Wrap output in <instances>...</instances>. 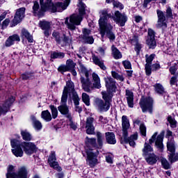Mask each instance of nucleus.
Here are the masks:
<instances>
[{"instance_id":"33","label":"nucleus","mask_w":178,"mask_h":178,"mask_svg":"<svg viewBox=\"0 0 178 178\" xmlns=\"http://www.w3.org/2000/svg\"><path fill=\"white\" fill-rule=\"evenodd\" d=\"M41 118L43 120H45V122H51L52 120V115L48 110L42 111Z\"/></svg>"},{"instance_id":"14","label":"nucleus","mask_w":178,"mask_h":178,"mask_svg":"<svg viewBox=\"0 0 178 178\" xmlns=\"http://www.w3.org/2000/svg\"><path fill=\"white\" fill-rule=\"evenodd\" d=\"M10 144L12 148V152L13 155L15 156H23V149L22 147H20V144L19 143V140L16 139H11L10 140Z\"/></svg>"},{"instance_id":"10","label":"nucleus","mask_w":178,"mask_h":178,"mask_svg":"<svg viewBox=\"0 0 178 178\" xmlns=\"http://www.w3.org/2000/svg\"><path fill=\"white\" fill-rule=\"evenodd\" d=\"M154 104V99L151 97H146L140 99L139 105L143 113L149 111L150 113H152V104Z\"/></svg>"},{"instance_id":"62","label":"nucleus","mask_w":178,"mask_h":178,"mask_svg":"<svg viewBox=\"0 0 178 178\" xmlns=\"http://www.w3.org/2000/svg\"><path fill=\"white\" fill-rule=\"evenodd\" d=\"M129 41L130 44H132L133 45H136V44H138V37L133 36V37L130 38Z\"/></svg>"},{"instance_id":"59","label":"nucleus","mask_w":178,"mask_h":178,"mask_svg":"<svg viewBox=\"0 0 178 178\" xmlns=\"http://www.w3.org/2000/svg\"><path fill=\"white\" fill-rule=\"evenodd\" d=\"M82 38H86V37H90V34H91V30L88 29H83L82 30Z\"/></svg>"},{"instance_id":"23","label":"nucleus","mask_w":178,"mask_h":178,"mask_svg":"<svg viewBox=\"0 0 178 178\" xmlns=\"http://www.w3.org/2000/svg\"><path fill=\"white\" fill-rule=\"evenodd\" d=\"M44 12H47V10H43L42 8L40 9V4L37 1L33 2V13L34 16L42 17V16H44Z\"/></svg>"},{"instance_id":"47","label":"nucleus","mask_w":178,"mask_h":178,"mask_svg":"<svg viewBox=\"0 0 178 178\" xmlns=\"http://www.w3.org/2000/svg\"><path fill=\"white\" fill-rule=\"evenodd\" d=\"M40 3L42 10H49V3H48V0H46L45 3H44V0H40Z\"/></svg>"},{"instance_id":"40","label":"nucleus","mask_w":178,"mask_h":178,"mask_svg":"<svg viewBox=\"0 0 178 178\" xmlns=\"http://www.w3.org/2000/svg\"><path fill=\"white\" fill-rule=\"evenodd\" d=\"M21 135L25 141H31V138H33L31 134L27 130L21 131Z\"/></svg>"},{"instance_id":"18","label":"nucleus","mask_w":178,"mask_h":178,"mask_svg":"<svg viewBox=\"0 0 178 178\" xmlns=\"http://www.w3.org/2000/svg\"><path fill=\"white\" fill-rule=\"evenodd\" d=\"M20 147H23L26 155H31L34 154V151L37 149V146L33 143L22 142L20 143Z\"/></svg>"},{"instance_id":"27","label":"nucleus","mask_w":178,"mask_h":178,"mask_svg":"<svg viewBox=\"0 0 178 178\" xmlns=\"http://www.w3.org/2000/svg\"><path fill=\"white\" fill-rule=\"evenodd\" d=\"M125 92L128 106L129 108H133L134 106V95L130 90H126Z\"/></svg>"},{"instance_id":"56","label":"nucleus","mask_w":178,"mask_h":178,"mask_svg":"<svg viewBox=\"0 0 178 178\" xmlns=\"http://www.w3.org/2000/svg\"><path fill=\"white\" fill-rule=\"evenodd\" d=\"M70 123H69V126L70 127V129H72V130H77V124L74 122H73V119L72 118V116L70 117V118H68Z\"/></svg>"},{"instance_id":"16","label":"nucleus","mask_w":178,"mask_h":178,"mask_svg":"<svg viewBox=\"0 0 178 178\" xmlns=\"http://www.w3.org/2000/svg\"><path fill=\"white\" fill-rule=\"evenodd\" d=\"M81 83L82 84V88L86 92H91L94 90V86H92V83L90 81L88 76H81L80 78Z\"/></svg>"},{"instance_id":"22","label":"nucleus","mask_w":178,"mask_h":178,"mask_svg":"<svg viewBox=\"0 0 178 178\" xmlns=\"http://www.w3.org/2000/svg\"><path fill=\"white\" fill-rule=\"evenodd\" d=\"M58 110L59 111L60 113H61V115L67 117V119H70V117H72V113H70L69 106H67V104H60L58 107Z\"/></svg>"},{"instance_id":"43","label":"nucleus","mask_w":178,"mask_h":178,"mask_svg":"<svg viewBox=\"0 0 178 178\" xmlns=\"http://www.w3.org/2000/svg\"><path fill=\"white\" fill-rule=\"evenodd\" d=\"M67 93L66 89L63 90V95L61 97L60 104L67 105Z\"/></svg>"},{"instance_id":"39","label":"nucleus","mask_w":178,"mask_h":178,"mask_svg":"<svg viewBox=\"0 0 178 178\" xmlns=\"http://www.w3.org/2000/svg\"><path fill=\"white\" fill-rule=\"evenodd\" d=\"M63 58H65V53L63 52L53 51L51 54V59H63Z\"/></svg>"},{"instance_id":"46","label":"nucleus","mask_w":178,"mask_h":178,"mask_svg":"<svg viewBox=\"0 0 178 178\" xmlns=\"http://www.w3.org/2000/svg\"><path fill=\"white\" fill-rule=\"evenodd\" d=\"M18 176L19 178H27V170L24 167L21 168L18 172Z\"/></svg>"},{"instance_id":"29","label":"nucleus","mask_w":178,"mask_h":178,"mask_svg":"<svg viewBox=\"0 0 178 178\" xmlns=\"http://www.w3.org/2000/svg\"><path fill=\"white\" fill-rule=\"evenodd\" d=\"M106 141L108 144L115 145L116 144V137L113 132H106Z\"/></svg>"},{"instance_id":"58","label":"nucleus","mask_w":178,"mask_h":178,"mask_svg":"<svg viewBox=\"0 0 178 178\" xmlns=\"http://www.w3.org/2000/svg\"><path fill=\"white\" fill-rule=\"evenodd\" d=\"M82 39L86 44H94V38L91 35L86 38H82Z\"/></svg>"},{"instance_id":"20","label":"nucleus","mask_w":178,"mask_h":178,"mask_svg":"<svg viewBox=\"0 0 178 178\" xmlns=\"http://www.w3.org/2000/svg\"><path fill=\"white\" fill-rule=\"evenodd\" d=\"M40 29L44 31L45 37L51 35V22L47 21H40L39 23Z\"/></svg>"},{"instance_id":"61","label":"nucleus","mask_w":178,"mask_h":178,"mask_svg":"<svg viewBox=\"0 0 178 178\" xmlns=\"http://www.w3.org/2000/svg\"><path fill=\"white\" fill-rule=\"evenodd\" d=\"M9 23H10V19H6L2 23H1V30H5L8 26Z\"/></svg>"},{"instance_id":"54","label":"nucleus","mask_w":178,"mask_h":178,"mask_svg":"<svg viewBox=\"0 0 178 178\" xmlns=\"http://www.w3.org/2000/svg\"><path fill=\"white\" fill-rule=\"evenodd\" d=\"M111 75L113 77V79H115L116 80H120V81H123L124 79H123V76H120L118 72L115 71L111 72Z\"/></svg>"},{"instance_id":"52","label":"nucleus","mask_w":178,"mask_h":178,"mask_svg":"<svg viewBox=\"0 0 178 178\" xmlns=\"http://www.w3.org/2000/svg\"><path fill=\"white\" fill-rule=\"evenodd\" d=\"M145 160H146V162L149 163V165H154L156 163V161H158L156 159V157L155 156H148L145 159Z\"/></svg>"},{"instance_id":"50","label":"nucleus","mask_w":178,"mask_h":178,"mask_svg":"<svg viewBox=\"0 0 178 178\" xmlns=\"http://www.w3.org/2000/svg\"><path fill=\"white\" fill-rule=\"evenodd\" d=\"M177 81H178V72L171 77L170 80V86H177Z\"/></svg>"},{"instance_id":"4","label":"nucleus","mask_w":178,"mask_h":178,"mask_svg":"<svg viewBox=\"0 0 178 178\" xmlns=\"http://www.w3.org/2000/svg\"><path fill=\"white\" fill-rule=\"evenodd\" d=\"M157 22L156 24V29H162L165 31L168 29V19H173V12L170 7L167 8L165 15L163 11L156 10Z\"/></svg>"},{"instance_id":"11","label":"nucleus","mask_w":178,"mask_h":178,"mask_svg":"<svg viewBox=\"0 0 178 178\" xmlns=\"http://www.w3.org/2000/svg\"><path fill=\"white\" fill-rule=\"evenodd\" d=\"M167 137L168 138L167 143V148L170 152V156L176 155V148L175 146V139H173V133L171 131H167Z\"/></svg>"},{"instance_id":"3","label":"nucleus","mask_w":178,"mask_h":178,"mask_svg":"<svg viewBox=\"0 0 178 178\" xmlns=\"http://www.w3.org/2000/svg\"><path fill=\"white\" fill-rule=\"evenodd\" d=\"M122 134L124 137V141L126 144H129L131 147H136V141L138 138V135L134 134L131 135L129 138H127L129 134V129H130V120L127 118V116L122 115Z\"/></svg>"},{"instance_id":"57","label":"nucleus","mask_w":178,"mask_h":178,"mask_svg":"<svg viewBox=\"0 0 178 178\" xmlns=\"http://www.w3.org/2000/svg\"><path fill=\"white\" fill-rule=\"evenodd\" d=\"M140 131L142 136H143L144 137H145V136H147V127H145V124H144L143 123L140 124Z\"/></svg>"},{"instance_id":"15","label":"nucleus","mask_w":178,"mask_h":178,"mask_svg":"<svg viewBox=\"0 0 178 178\" xmlns=\"http://www.w3.org/2000/svg\"><path fill=\"white\" fill-rule=\"evenodd\" d=\"M113 19L114 22H115L116 24H118L120 27L124 26L127 22V16L126 14H122L119 11H115V16L113 17Z\"/></svg>"},{"instance_id":"38","label":"nucleus","mask_w":178,"mask_h":178,"mask_svg":"<svg viewBox=\"0 0 178 178\" xmlns=\"http://www.w3.org/2000/svg\"><path fill=\"white\" fill-rule=\"evenodd\" d=\"M154 87L157 94H160L161 95H162V94H165V88H163V86H162V84L156 83Z\"/></svg>"},{"instance_id":"13","label":"nucleus","mask_w":178,"mask_h":178,"mask_svg":"<svg viewBox=\"0 0 178 178\" xmlns=\"http://www.w3.org/2000/svg\"><path fill=\"white\" fill-rule=\"evenodd\" d=\"M146 44L148 45L150 49H155V47H156V41L155 40V31L152 29H148Z\"/></svg>"},{"instance_id":"36","label":"nucleus","mask_w":178,"mask_h":178,"mask_svg":"<svg viewBox=\"0 0 178 178\" xmlns=\"http://www.w3.org/2000/svg\"><path fill=\"white\" fill-rule=\"evenodd\" d=\"M96 137L97 140V147L99 148H102V146L104 145V136L101 132H97L96 133Z\"/></svg>"},{"instance_id":"32","label":"nucleus","mask_w":178,"mask_h":178,"mask_svg":"<svg viewBox=\"0 0 178 178\" xmlns=\"http://www.w3.org/2000/svg\"><path fill=\"white\" fill-rule=\"evenodd\" d=\"M31 120H32V124L35 129H36L38 131H40L42 129V124L41 122L38 121L37 118H35V116L31 115Z\"/></svg>"},{"instance_id":"6","label":"nucleus","mask_w":178,"mask_h":178,"mask_svg":"<svg viewBox=\"0 0 178 178\" xmlns=\"http://www.w3.org/2000/svg\"><path fill=\"white\" fill-rule=\"evenodd\" d=\"M85 144H86V154L87 156H97L98 152L96 153L94 152V150L91 148H98V145L97 144V139L95 138H88L87 136L85 139Z\"/></svg>"},{"instance_id":"63","label":"nucleus","mask_w":178,"mask_h":178,"mask_svg":"<svg viewBox=\"0 0 178 178\" xmlns=\"http://www.w3.org/2000/svg\"><path fill=\"white\" fill-rule=\"evenodd\" d=\"M122 65L126 69H131V63H130L129 60L123 61Z\"/></svg>"},{"instance_id":"34","label":"nucleus","mask_w":178,"mask_h":178,"mask_svg":"<svg viewBox=\"0 0 178 178\" xmlns=\"http://www.w3.org/2000/svg\"><path fill=\"white\" fill-rule=\"evenodd\" d=\"M22 38H26L28 42H33L34 41V39H33V35H31V34H30V33L26 29H22Z\"/></svg>"},{"instance_id":"8","label":"nucleus","mask_w":178,"mask_h":178,"mask_svg":"<svg viewBox=\"0 0 178 178\" xmlns=\"http://www.w3.org/2000/svg\"><path fill=\"white\" fill-rule=\"evenodd\" d=\"M158 133L155 132L152 138L149 140V144H154L155 143V145L158 149L162 152L163 149V137L165 136V131H162L161 134L158 136ZM157 136V138H156Z\"/></svg>"},{"instance_id":"28","label":"nucleus","mask_w":178,"mask_h":178,"mask_svg":"<svg viewBox=\"0 0 178 178\" xmlns=\"http://www.w3.org/2000/svg\"><path fill=\"white\" fill-rule=\"evenodd\" d=\"M15 41H20V37L18 35H13L8 38L5 42V45L7 47H12L15 44Z\"/></svg>"},{"instance_id":"19","label":"nucleus","mask_w":178,"mask_h":178,"mask_svg":"<svg viewBox=\"0 0 178 178\" xmlns=\"http://www.w3.org/2000/svg\"><path fill=\"white\" fill-rule=\"evenodd\" d=\"M94 123H95V119H94V118L89 117L86 119V129L87 134H94L95 131Z\"/></svg>"},{"instance_id":"2","label":"nucleus","mask_w":178,"mask_h":178,"mask_svg":"<svg viewBox=\"0 0 178 178\" xmlns=\"http://www.w3.org/2000/svg\"><path fill=\"white\" fill-rule=\"evenodd\" d=\"M86 4L83 1H79L78 3L79 15L72 14L70 17H66L65 19V24L71 31L76 30V26H80L83 21V16L86 15Z\"/></svg>"},{"instance_id":"7","label":"nucleus","mask_w":178,"mask_h":178,"mask_svg":"<svg viewBox=\"0 0 178 178\" xmlns=\"http://www.w3.org/2000/svg\"><path fill=\"white\" fill-rule=\"evenodd\" d=\"M47 2L49 6V10H51L53 13L66 10L67 6L70 4V0H65L64 2H57L55 4L52 3V0H47Z\"/></svg>"},{"instance_id":"37","label":"nucleus","mask_w":178,"mask_h":178,"mask_svg":"<svg viewBox=\"0 0 178 178\" xmlns=\"http://www.w3.org/2000/svg\"><path fill=\"white\" fill-rule=\"evenodd\" d=\"M86 161L88 165L90 166V168H94V166L97 165V162H98V160H97V157L95 156H88L86 159Z\"/></svg>"},{"instance_id":"55","label":"nucleus","mask_w":178,"mask_h":178,"mask_svg":"<svg viewBox=\"0 0 178 178\" xmlns=\"http://www.w3.org/2000/svg\"><path fill=\"white\" fill-rule=\"evenodd\" d=\"M146 58V65H151L152 63V61L154 60V58H155V54H151L150 56H148L147 54L145 56Z\"/></svg>"},{"instance_id":"48","label":"nucleus","mask_w":178,"mask_h":178,"mask_svg":"<svg viewBox=\"0 0 178 178\" xmlns=\"http://www.w3.org/2000/svg\"><path fill=\"white\" fill-rule=\"evenodd\" d=\"M82 101L87 106H90V96L87 93H82Z\"/></svg>"},{"instance_id":"5","label":"nucleus","mask_w":178,"mask_h":178,"mask_svg":"<svg viewBox=\"0 0 178 178\" xmlns=\"http://www.w3.org/2000/svg\"><path fill=\"white\" fill-rule=\"evenodd\" d=\"M104 81L107 91H102V95L106 104H108V105L111 106L112 98L113 97L112 92H116V82L111 77L104 78Z\"/></svg>"},{"instance_id":"35","label":"nucleus","mask_w":178,"mask_h":178,"mask_svg":"<svg viewBox=\"0 0 178 178\" xmlns=\"http://www.w3.org/2000/svg\"><path fill=\"white\" fill-rule=\"evenodd\" d=\"M112 50V55L114 59H121L122 58V53L118 49V48L115 47V46L111 47Z\"/></svg>"},{"instance_id":"64","label":"nucleus","mask_w":178,"mask_h":178,"mask_svg":"<svg viewBox=\"0 0 178 178\" xmlns=\"http://www.w3.org/2000/svg\"><path fill=\"white\" fill-rule=\"evenodd\" d=\"M58 72H70L67 65H60L58 69Z\"/></svg>"},{"instance_id":"60","label":"nucleus","mask_w":178,"mask_h":178,"mask_svg":"<svg viewBox=\"0 0 178 178\" xmlns=\"http://www.w3.org/2000/svg\"><path fill=\"white\" fill-rule=\"evenodd\" d=\"M145 69L147 76H151V74L152 73V68H151V65L145 64Z\"/></svg>"},{"instance_id":"31","label":"nucleus","mask_w":178,"mask_h":178,"mask_svg":"<svg viewBox=\"0 0 178 178\" xmlns=\"http://www.w3.org/2000/svg\"><path fill=\"white\" fill-rule=\"evenodd\" d=\"M78 65V70L79 72V74H81V77H83V76H85V77H88V70H87L86 66H84L83 63L79 61Z\"/></svg>"},{"instance_id":"9","label":"nucleus","mask_w":178,"mask_h":178,"mask_svg":"<svg viewBox=\"0 0 178 178\" xmlns=\"http://www.w3.org/2000/svg\"><path fill=\"white\" fill-rule=\"evenodd\" d=\"M63 90H65L66 92L69 94L70 97L72 101H75L76 104L77 99H79V95H77L76 90H74V83L72 81H67Z\"/></svg>"},{"instance_id":"44","label":"nucleus","mask_w":178,"mask_h":178,"mask_svg":"<svg viewBox=\"0 0 178 178\" xmlns=\"http://www.w3.org/2000/svg\"><path fill=\"white\" fill-rule=\"evenodd\" d=\"M49 108L51 109V116L53 119H56L58 118V108L54 105H50Z\"/></svg>"},{"instance_id":"45","label":"nucleus","mask_w":178,"mask_h":178,"mask_svg":"<svg viewBox=\"0 0 178 178\" xmlns=\"http://www.w3.org/2000/svg\"><path fill=\"white\" fill-rule=\"evenodd\" d=\"M61 41H62V44H60V45L62 47H65V45H67V44H70V42H72V39L66 36V35H63V37H62Z\"/></svg>"},{"instance_id":"12","label":"nucleus","mask_w":178,"mask_h":178,"mask_svg":"<svg viewBox=\"0 0 178 178\" xmlns=\"http://www.w3.org/2000/svg\"><path fill=\"white\" fill-rule=\"evenodd\" d=\"M25 12L26 8L24 7L20 8L17 10L14 19L11 22L10 27H15L22 22V19L24 18Z\"/></svg>"},{"instance_id":"51","label":"nucleus","mask_w":178,"mask_h":178,"mask_svg":"<svg viewBox=\"0 0 178 178\" xmlns=\"http://www.w3.org/2000/svg\"><path fill=\"white\" fill-rule=\"evenodd\" d=\"M74 101V104L75 105V111L76 112H78L79 113H81L83 109L81 108V107L79 106V105L80 104V97H79L78 96V99H77V102L76 103V101Z\"/></svg>"},{"instance_id":"26","label":"nucleus","mask_w":178,"mask_h":178,"mask_svg":"<svg viewBox=\"0 0 178 178\" xmlns=\"http://www.w3.org/2000/svg\"><path fill=\"white\" fill-rule=\"evenodd\" d=\"M142 151L143 154L145 155V156H155V154H154V149H152V147L147 143H145L144 147Z\"/></svg>"},{"instance_id":"24","label":"nucleus","mask_w":178,"mask_h":178,"mask_svg":"<svg viewBox=\"0 0 178 178\" xmlns=\"http://www.w3.org/2000/svg\"><path fill=\"white\" fill-rule=\"evenodd\" d=\"M48 163L51 168L57 170V172H62V168L59 166V163L56 161V157L49 156L48 159Z\"/></svg>"},{"instance_id":"25","label":"nucleus","mask_w":178,"mask_h":178,"mask_svg":"<svg viewBox=\"0 0 178 178\" xmlns=\"http://www.w3.org/2000/svg\"><path fill=\"white\" fill-rule=\"evenodd\" d=\"M15 102V97H10L8 100H6V103L3 105V107L0 106V113H6L9 111V106L12 105Z\"/></svg>"},{"instance_id":"1","label":"nucleus","mask_w":178,"mask_h":178,"mask_svg":"<svg viewBox=\"0 0 178 178\" xmlns=\"http://www.w3.org/2000/svg\"><path fill=\"white\" fill-rule=\"evenodd\" d=\"M99 26L102 37H105L106 34L110 41H115L116 35L112 31L113 30V26L108 22V19L112 17V14L109 13L107 9H104L99 11Z\"/></svg>"},{"instance_id":"17","label":"nucleus","mask_w":178,"mask_h":178,"mask_svg":"<svg viewBox=\"0 0 178 178\" xmlns=\"http://www.w3.org/2000/svg\"><path fill=\"white\" fill-rule=\"evenodd\" d=\"M95 105L99 112H108L111 108L109 104L106 103V102H104V100L99 98H96L95 99Z\"/></svg>"},{"instance_id":"53","label":"nucleus","mask_w":178,"mask_h":178,"mask_svg":"<svg viewBox=\"0 0 178 178\" xmlns=\"http://www.w3.org/2000/svg\"><path fill=\"white\" fill-rule=\"evenodd\" d=\"M168 121L169 122V123L170 124V127L172 129H175V128L177 127V122H176L175 120V119L173 118H172V116H169L168 118Z\"/></svg>"},{"instance_id":"21","label":"nucleus","mask_w":178,"mask_h":178,"mask_svg":"<svg viewBox=\"0 0 178 178\" xmlns=\"http://www.w3.org/2000/svg\"><path fill=\"white\" fill-rule=\"evenodd\" d=\"M92 60L94 64H95L97 66H99L102 70H106V66H105V64L104 63V60L102 58L98 57V56H96L95 54L92 55Z\"/></svg>"},{"instance_id":"30","label":"nucleus","mask_w":178,"mask_h":178,"mask_svg":"<svg viewBox=\"0 0 178 178\" xmlns=\"http://www.w3.org/2000/svg\"><path fill=\"white\" fill-rule=\"evenodd\" d=\"M93 84L92 85L93 88H97L99 90L101 88V79H99V76L98 74H95V72L92 74Z\"/></svg>"},{"instance_id":"49","label":"nucleus","mask_w":178,"mask_h":178,"mask_svg":"<svg viewBox=\"0 0 178 178\" xmlns=\"http://www.w3.org/2000/svg\"><path fill=\"white\" fill-rule=\"evenodd\" d=\"M161 165L163 168L165 170L170 169V164L169 163V161L166 160L165 158H162L161 159Z\"/></svg>"},{"instance_id":"42","label":"nucleus","mask_w":178,"mask_h":178,"mask_svg":"<svg viewBox=\"0 0 178 178\" xmlns=\"http://www.w3.org/2000/svg\"><path fill=\"white\" fill-rule=\"evenodd\" d=\"M66 66L69 71L73 70V69L76 67V63H74L72 59H68L66 61Z\"/></svg>"},{"instance_id":"41","label":"nucleus","mask_w":178,"mask_h":178,"mask_svg":"<svg viewBox=\"0 0 178 178\" xmlns=\"http://www.w3.org/2000/svg\"><path fill=\"white\" fill-rule=\"evenodd\" d=\"M52 37L55 38L57 44H58L59 45L62 44V37H60V34L59 33V32L54 31L52 33Z\"/></svg>"}]
</instances>
